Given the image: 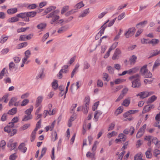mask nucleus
Listing matches in <instances>:
<instances>
[{"label":"nucleus","mask_w":160,"mask_h":160,"mask_svg":"<svg viewBox=\"0 0 160 160\" xmlns=\"http://www.w3.org/2000/svg\"><path fill=\"white\" fill-rule=\"evenodd\" d=\"M131 81L132 86L133 88H138L141 85L140 80V76L138 74L132 75L129 78Z\"/></svg>","instance_id":"obj_1"},{"label":"nucleus","mask_w":160,"mask_h":160,"mask_svg":"<svg viewBox=\"0 0 160 160\" xmlns=\"http://www.w3.org/2000/svg\"><path fill=\"white\" fill-rule=\"evenodd\" d=\"M59 12V10H56L50 12L46 16L47 18H52L50 21V23L51 24H53L54 22L60 18V16L58 15Z\"/></svg>","instance_id":"obj_2"},{"label":"nucleus","mask_w":160,"mask_h":160,"mask_svg":"<svg viewBox=\"0 0 160 160\" xmlns=\"http://www.w3.org/2000/svg\"><path fill=\"white\" fill-rule=\"evenodd\" d=\"M147 65L142 67L140 70L142 75L146 78H150L152 77V73L147 69Z\"/></svg>","instance_id":"obj_3"},{"label":"nucleus","mask_w":160,"mask_h":160,"mask_svg":"<svg viewBox=\"0 0 160 160\" xmlns=\"http://www.w3.org/2000/svg\"><path fill=\"white\" fill-rule=\"evenodd\" d=\"M147 127L146 124H144L138 130L136 137L137 138H139L141 137L144 134Z\"/></svg>","instance_id":"obj_4"},{"label":"nucleus","mask_w":160,"mask_h":160,"mask_svg":"<svg viewBox=\"0 0 160 160\" xmlns=\"http://www.w3.org/2000/svg\"><path fill=\"white\" fill-rule=\"evenodd\" d=\"M135 31V28L132 27L129 28L128 31L125 33V35L127 38L132 36Z\"/></svg>","instance_id":"obj_5"},{"label":"nucleus","mask_w":160,"mask_h":160,"mask_svg":"<svg viewBox=\"0 0 160 160\" xmlns=\"http://www.w3.org/2000/svg\"><path fill=\"white\" fill-rule=\"evenodd\" d=\"M121 53V51L118 48L116 49L114 52L112 57V59L113 60L118 59L120 57V55Z\"/></svg>","instance_id":"obj_6"},{"label":"nucleus","mask_w":160,"mask_h":160,"mask_svg":"<svg viewBox=\"0 0 160 160\" xmlns=\"http://www.w3.org/2000/svg\"><path fill=\"white\" fill-rule=\"evenodd\" d=\"M152 94L151 92L145 91L141 92L137 95V96H140V98L143 99L148 97L150 95Z\"/></svg>","instance_id":"obj_7"},{"label":"nucleus","mask_w":160,"mask_h":160,"mask_svg":"<svg viewBox=\"0 0 160 160\" xmlns=\"http://www.w3.org/2000/svg\"><path fill=\"white\" fill-rule=\"evenodd\" d=\"M160 113L157 114L155 117V119L157 121L155 123L154 126L156 127H158L160 128Z\"/></svg>","instance_id":"obj_8"},{"label":"nucleus","mask_w":160,"mask_h":160,"mask_svg":"<svg viewBox=\"0 0 160 160\" xmlns=\"http://www.w3.org/2000/svg\"><path fill=\"white\" fill-rule=\"evenodd\" d=\"M56 8V7L54 6H50L47 8L45 9L44 11V12L45 14H47L48 13L50 12H51L52 11L55 10V9Z\"/></svg>","instance_id":"obj_9"},{"label":"nucleus","mask_w":160,"mask_h":160,"mask_svg":"<svg viewBox=\"0 0 160 160\" xmlns=\"http://www.w3.org/2000/svg\"><path fill=\"white\" fill-rule=\"evenodd\" d=\"M138 111V110H130L126 112L124 114L123 116L125 118L129 116L131 114H134Z\"/></svg>","instance_id":"obj_10"},{"label":"nucleus","mask_w":160,"mask_h":160,"mask_svg":"<svg viewBox=\"0 0 160 160\" xmlns=\"http://www.w3.org/2000/svg\"><path fill=\"white\" fill-rule=\"evenodd\" d=\"M12 139L10 140L8 144V147L11 148V150L14 149L15 148L17 144L16 142L12 143Z\"/></svg>","instance_id":"obj_11"},{"label":"nucleus","mask_w":160,"mask_h":160,"mask_svg":"<svg viewBox=\"0 0 160 160\" xmlns=\"http://www.w3.org/2000/svg\"><path fill=\"white\" fill-rule=\"evenodd\" d=\"M42 99L43 97L41 96H39L37 98L35 105L36 108L38 107L40 105Z\"/></svg>","instance_id":"obj_12"},{"label":"nucleus","mask_w":160,"mask_h":160,"mask_svg":"<svg viewBox=\"0 0 160 160\" xmlns=\"http://www.w3.org/2000/svg\"><path fill=\"white\" fill-rule=\"evenodd\" d=\"M139 69L137 67H135L131 68L128 71V74L129 75H132L137 72L138 71Z\"/></svg>","instance_id":"obj_13"},{"label":"nucleus","mask_w":160,"mask_h":160,"mask_svg":"<svg viewBox=\"0 0 160 160\" xmlns=\"http://www.w3.org/2000/svg\"><path fill=\"white\" fill-rule=\"evenodd\" d=\"M18 149L21 151L25 153L27 150V148L25 146V144L24 143H22L20 144L18 147Z\"/></svg>","instance_id":"obj_14"},{"label":"nucleus","mask_w":160,"mask_h":160,"mask_svg":"<svg viewBox=\"0 0 160 160\" xmlns=\"http://www.w3.org/2000/svg\"><path fill=\"white\" fill-rule=\"evenodd\" d=\"M102 113V112L100 111H97L95 112L93 119L96 122H97L98 120L99 116Z\"/></svg>","instance_id":"obj_15"},{"label":"nucleus","mask_w":160,"mask_h":160,"mask_svg":"<svg viewBox=\"0 0 160 160\" xmlns=\"http://www.w3.org/2000/svg\"><path fill=\"white\" fill-rule=\"evenodd\" d=\"M154 108V106L153 105H146L143 109V112H149L152 108Z\"/></svg>","instance_id":"obj_16"},{"label":"nucleus","mask_w":160,"mask_h":160,"mask_svg":"<svg viewBox=\"0 0 160 160\" xmlns=\"http://www.w3.org/2000/svg\"><path fill=\"white\" fill-rule=\"evenodd\" d=\"M44 69L43 68H42L39 73V74L36 76V78L38 79L39 78L42 79L44 77Z\"/></svg>","instance_id":"obj_17"},{"label":"nucleus","mask_w":160,"mask_h":160,"mask_svg":"<svg viewBox=\"0 0 160 160\" xmlns=\"http://www.w3.org/2000/svg\"><path fill=\"white\" fill-rule=\"evenodd\" d=\"M8 38V37L5 36V35H2L0 39V43L3 44L5 43Z\"/></svg>","instance_id":"obj_18"},{"label":"nucleus","mask_w":160,"mask_h":160,"mask_svg":"<svg viewBox=\"0 0 160 160\" xmlns=\"http://www.w3.org/2000/svg\"><path fill=\"white\" fill-rule=\"evenodd\" d=\"M18 11V9L16 8H10L8 9L7 13L9 14H12L17 12Z\"/></svg>","instance_id":"obj_19"},{"label":"nucleus","mask_w":160,"mask_h":160,"mask_svg":"<svg viewBox=\"0 0 160 160\" xmlns=\"http://www.w3.org/2000/svg\"><path fill=\"white\" fill-rule=\"evenodd\" d=\"M47 26V24L45 23H41L37 26V28L38 29L40 30L41 31H42L43 29H44Z\"/></svg>","instance_id":"obj_20"},{"label":"nucleus","mask_w":160,"mask_h":160,"mask_svg":"<svg viewBox=\"0 0 160 160\" xmlns=\"http://www.w3.org/2000/svg\"><path fill=\"white\" fill-rule=\"evenodd\" d=\"M160 53V50H158L156 49L152 51L151 54V56L149 57V58L156 56Z\"/></svg>","instance_id":"obj_21"},{"label":"nucleus","mask_w":160,"mask_h":160,"mask_svg":"<svg viewBox=\"0 0 160 160\" xmlns=\"http://www.w3.org/2000/svg\"><path fill=\"white\" fill-rule=\"evenodd\" d=\"M89 13V8L81 12L79 17H84L88 15Z\"/></svg>","instance_id":"obj_22"},{"label":"nucleus","mask_w":160,"mask_h":160,"mask_svg":"<svg viewBox=\"0 0 160 160\" xmlns=\"http://www.w3.org/2000/svg\"><path fill=\"white\" fill-rule=\"evenodd\" d=\"M107 27V26H105L104 25H102L101 27V28H102V29L97 35L96 37L98 36H101L104 33V30L105 28H106Z\"/></svg>","instance_id":"obj_23"},{"label":"nucleus","mask_w":160,"mask_h":160,"mask_svg":"<svg viewBox=\"0 0 160 160\" xmlns=\"http://www.w3.org/2000/svg\"><path fill=\"white\" fill-rule=\"evenodd\" d=\"M151 148H149L148 150L146 151L145 152V155L146 157L148 158H151L152 157V154L151 153Z\"/></svg>","instance_id":"obj_24"},{"label":"nucleus","mask_w":160,"mask_h":160,"mask_svg":"<svg viewBox=\"0 0 160 160\" xmlns=\"http://www.w3.org/2000/svg\"><path fill=\"white\" fill-rule=\"evenodd\" d=\"M33 106L31 105L30 106V108L26 110L24 112L25 114L28 115H32L31 114V112L33 111Z\"/></svg>","instance_id":"obj_25"},{"label":"nucleus","mask_w":160,"mask_h":160,"mask_svg":"<svg viewBox=\"0 0 160 160\" xmlns=\"http://www.w3.org/2000/svg\"><path fill=\"white\" fill-rule=\"evenodd\" d=\"M27 17L33 18L36 14L37 12L35 11L29 12H26Z\"/></svg>","instance_id":"obj_26"},{"label":"nucleus","mask_w":160,"mask_h":160,"mask_svg":"<svg viewBox=\"0 0 160 160\" xmlns=\"http://www.w3.org/2000/svg\"><path fill=\"white\" fill-rule=\"evenodd\" d=\"M137 57L134 55L132 56L129 60V61L131 64H134L135 63L136 59Z\"/></svg>","instance_id":"obj_27"},{"label":"nucleus","mask_w":160,"mask_h":160,"mask_svg":"<svg viewBox=\"0 0 160 160\" xmlns=\"http://www.w3.org/2000/svg\"><path fill=\"white\" fill-rule=\"evenodd\" d=\"M32 118V115H26L24 116L22 119L23 121L26 122L27 121L30 120Z\"/></svg>","instance_id":"obj_28"},{"label":"nucleus","mask_w":160,"mask_h":160,"mask_svg":"<svg viewBox=\"0 0 160 160\" xmlns=\"http://www.w3.org/2000/svg\"><path fill=\"white\" fill-rule=\"evenodd\" d=\"M18 100V98L17 97H14L12 98L10 100L9 102V105L10 106H12L14 103Z\"/></svg>","instance_id":"obj_29"},{"label":"nucleus","mask_w":160,"mask_h":160,"mask_svg":"<svg viewBox=\"0 0 160 160\" xmlns=\"http://www.w3.org/2000/svg\"><path fill=\"white\" fill-rule=\"evenodd\" d=\"M123 111V107L122 106H120L116 110L115 112V114L116 115H118V114L122 113V112Z\"/></svg>","instance_id":"obj_30"},{"label":"nucleus","mask_w":160,"mask_h":160,"mask_svg":"<svg viewBox=\"0 0 160 160\" xmlns=\"http://www.w3.org/2000/svg\"><path fill=\"white\" fill-rule=\"evenodd\" d=\"M17 108H14L9 110L8 112V114L11 115H14L17 112Z\"/></svg>","instance_id":"obj_31"},{"label":"nucleus","mask_w":160,"mask_h":160,"mask_svg":"<svg viewBox=\"0 0 160 160\" xmlns=\"http://www.w3.org/2000/svg\"><path fill=\"white\" fill-rule=\"evenodd\" d=\"M16 16L10 18L8 19V21L10 22H14L18 21L19 20V19Z\"/></svg>","instance_id":"obj_32"},{"label":"nucleus","mask_w":160,"mask_h":160,"mask_svg":"<svg viewBox=\"0 0 160 160\" xmlns=\"http://www.w3.org/2000/svg\"><path fill=\"white\" fill-rule=\"evenodd\" d=\"M84 6V4L83 3L82 1H81L79 2L75 6V8L77 9H80L81 8L83 7Z\"/></svg>","instance_id":"obj_33"},{"label":"nucleus","mask_w":160,"mask_h":160,"mask_svg":"<svg viewBox=\"0 0 160 160\" xmlns=\"http://www.w3.org/2000/svg\"><path fill=\"white\" fill-rule=\"evenodd\" d=\"M17 17L18 18H20L22 19H24L27 17L26 12L21 13L17 14Z\"/></svg>","instance_id":"obj_34"},{"label":"nucleus","mask_w":160,"mask_h":160,"mask_svg":"<svg viewBox=\"0 0 160 160\" xmlns=\"http://www.w3.org/2000/svg\"><path fill=\"white\" fill-rule=\"evenodd\" d=\"M52 86L54 90H56L58 88V82L57 80H54V81L52 82Z\"/></svg>","instance_id":"obj_35"},{"label":"nucleus","mask_w":160,"mask_h":160,"mask_svg":"<svg viewBox=\"0 0 160 160\" xmlns=\"http://www.w3.org/2000/svg\"><path fill=\"white\" fill-rule=\"evenodd\" d=\"M7 72V70L5 68H3L0 72V80L2 79L6 72Z\"/></svg>","instance_id":"obj_36"},{"label":"nucleus","mask_w":160,"mask_h":160,"mask_svg":"<svg viewBox=\"0 0 160 160\" xmlns=\"http://www.w3.org/2000/svg\"><path fill=\"white\" fill-rule=\"evenodd\" d=\"M118 138L121 140L122 139L123 142H124L126 140L127 137L123 133H121L118 135Z\"/></svg>","instance_id":"obj_37"},{"label":"nucleus","mask_w":160,"mask_h":160,"mask_svg":"<svg viewBox=\"0 0 160 160\" xmlns=\"http://www.w3.org/2000/svg\"><path fill=\"white\" fill-rule=\"evenodd\" d=\"M156 99L157 97L155 95H153L148 98L147 101V103H152L156 100Z\"/></svg>","instance_id":"obj_38"},{"label":"nucleus","mask_w":160,"mask_h":160,"mask_svg":"<svg viewBox=\"0 0 160 160\" xmlns=\"http://www.w3.org/2000/svg\"><path fill=\"white\" fill-rule=\"evenodd\" d=\"M4 82L7 84V83H11V80L10 78L8 76H5L3 79Z\"/></svg>","instance_id":"obj_39"},{"label":"nucleus","mask_w":160,"mask_h":160,"mask_svg":"<svg viewBox=\"0 0 160 160\" xmlns=\"http://www.w3.org/2000/svg\"><path fill=\"white\" fill-rule=\"evenodd\" d=\"M130 100L129 99H126L123 101L122 105L126 107H127L130 104Z\"/></svg>","instance_id":"obj_40"},{"label":"nucleus","mask_w":160,"mask_h":160,"mask_svg":"<svg viewBox=\"0 0 160 160\" xmlns=\"http://www.w3.org/2000/svg\"><path fill=\"white\" fill-rule=\"evenodd\" d=\"M125 79H117L115 80L114 83L116 84H119L125 81Z\"/></svg>","instance_id":"obj_41"},{"label":"nucleus","mask_w":160,"mask_h":160,"mask_svg":"<svg viewBox=\"0 0 160 160\" xmlns=\"http://www.w3.org/2000/svg\"><path fill=\"white\" fill-rule=\"evenodd\" d=\"M37 5L35 4H29L27 7V8L29 10L33 9L36 8L37 7Z\"/></svg>","instance_id":"obj_42"},{"label":"nucleus","mask_w":160,"mask_h":160,"mask_svg":"<svg viewBox=\"0 0 160 160\" xmlns=\"http://www.w3.org/2000/svg\"><path fill=\"white\" fill-rule=\"evenodd\" d=\"M76 12V9H72L67 12L65 14V15L66 16H68L73 13H74Z\"/></svg>","instance_id":"obj_43"},{"label":"nucleus","mask_w":160,"mask_h":160,"mask_svg":"<svg viewBox=\"0 0 160 160\" xmlns=\"http://www.w3.org/2000/svg\"><path fill=\"white\" fill-rule=\"evenodd\" d=\"M12 129V128H10L9 127V126L7 125L4 128V130L5 132L10 133V132H11Z\"/></svg>","instance_id":"obj_44"},{"label":"nucleus","mask_w":160,"mask_h":160,"mask_svg":"<svg viewBox=\"0 0 160 160\" xmlns=\"http://www.w3.org/2000/svg\"><path fill=\"white\" fill-rule=\"evenodd\" d=\"M142 155L141 153H139L136 155L134 158V160H140L142 158Z\"/></svg>","instance_id":"obj_45"},{"label":"nucleus","mask_w":160,"mask_h":160,"mask_svg":"<svg viewBox=\"0 0 160 160\" xmlns=\"http://www.w3.org/2000/svg\"><path fill=\"white\" fill-rule=\"evenodd\" d=\"M82 108L83 113L85 114H87L88 112V107L87 105H84L82 106Z\"/></svg>","instance_id":"obj_46"},{"label":"nucleus","mask_w":160,"mask_h":160,"mask_svg":"<svg viewBox=\"0 0 160 160\" xmlns=\"http://www.w3.org/2000/svg\"><path fill=\"white\" fill-rule=\"evenodd\" d=\"M118 44V42H116L114 43L109 48V51H111L112 50L114 49L117 46Z\"/></svg>","instance_id":"obj_47"},{"label":"nucleus","mask_w":160,"mask_h":160,"mask_svg":"<svg viewBox=\"0 0 160 160\" xmlns=\"http://www.w3.org/2000/svg\"><path fill=\"white\" fill-rule=\"evenodd\" d=\"M75 85L77 87L76 89L77 90L80 87V86L79 85V82L78 81L77 82H76L75 85L74 83H73L71 85V89L72 91H73V87Z\"/></svg>","instance_id":"obj_48"},{"label":"nucleus","mask_w":160,"mask_h":160,"mask_svg":"<svg viewBox=\"0 0 160 160\" xmlns=\"http://www.w3.org/2000/svg\"><path fill=\"white\" fill-rule=\"evenodd\" d=\"M29 100L28 99H25L22 101L21 105L22 106H25L29 103Z\"/></svg>","instance_id":"obj_49"},{"label":"nucleus","mask_w":160,"mask_h":160,"mask_svg":"<svg viewBox=\"0 0 160 160\" xmlns=\"http://www.w3.org/2000/svg\"><path fill=\"white\" fill-rule=\"evenodd\" d=\"M125 151H123L119 155L117 158V160H121L125 154Z\"/></svg>","instance_id":"obj_50"},{"label":"nucleus","mask_w":160,"mask_h":160,"mask_svg":"<svg viewBox=\"0 0 160 160\" xmlns=\"http://www.w3.org/2000/svg\"><path fill=\"white\" fill-rule=\"evenodd\" d=\"M69 7L68 6H66L63 7L61 10V13L63 14L65 12L68 11L69 9Z\"/></svg>","instance_id":"obj_51"},{"label":"nucleus","mask_w":160,"mask_h":160,"mask_svg":"<svg viewBox=\"0 0 160 160\" xmlns=\"http://www.w3.org/2000/svg\"><path fill=\"white\" fill-rule=\"evenodd\" d=\"M68 66L67 65H64L62 66V69L61 70H62L63 73H66L68 72L67 68H68Z\"/></svg>","instance_id":"obj_52"},{"label":"nucleus","mask_w":160,"mask_h":160,"mask_svg":"<svg viewBox=\"0 0 160 160\" xmlns=\"http://www.w3.org/2000/svg\"><path fill=\"white\" fill-rule=\"evenodd\" d=\"M89 67V64L87 61H85L83 64V69H88Z\"/></svg>","instance_id":"obj_53"},{"label":"nucleus","mask_w":160,"mask_h":160,"mask_svg":"<svg viewBox=\"0 0 160 160\" xmlns=\"http://www.w3.org/2000/svg\"><path fill=\"white\" fill-rule=\"evenodd\" d=\"M159 42V40L158 39H152L149 42V43H152L153 45H155L158 43Z\"/></svg>","instance_id":"obj_54"},{"label":"nucleus","mask_w":160,"mask_h":160,"mask_svg":"<svg viewBox=\"0 0 160 160\" xmlns=\"http://www.w3.org/2000/svg\"><path fill=\"white\" fill-rule=\"evenodd\" d=\"M36 133L35 132H32L31 134V138L30 140L31 142H33L34 141L35 136H36Z\"/></svg>","instance_id":"obj_55"},{"label":"nucleus","mask_w":160,"mask_h":160,"mask_svg":"<svg viewBox=\"0 0 160 160\" xmlns=\"http://www.w3.org/2000/svg\"><path fill=\"white\" fill-rule=\"evenodd\" d=\"M49 36V34L48 32H47L44 34L42 38V41L43 42H45Z\"/></svg>","instance_id":"obj_56"},{"label":"nucleus","mask_w":160,"mask_h":160,"mask_svg":"<svg viewBox=\"0 0 160 160\" xmlns=\"http://www.w3.org/2000/svg\"><path fill=\"white\" fill-rule=\"evenodd\" d=\"M28 45L27 42H24L19 44L18 45V48H21L26 46Z\"/></svg>","instance_id":"obj_57"},{"label":"nucleus","mask_w":160,"mask_h":160,"mask_svg":"<svg viewBox=\"0 0 160 160\" xmlns=\"http://www.w3.org/2000/svg\"><path fill=\"white\" fill-rule=\"evenodd\" d=\"M7 114L6 113H4L2 116L1 120L2 122H4L7 120Z\"/></svg>","instance_id":"obj_58"},{"label":"nucleus","mask_w":160,"mask_h":160,"mask_svg":"<svg viewBox=\"0 0 160 160\" xmlns=\"http://www.w3.org/2000/svg\"><path fill=\"white\" fill-rule=\"evenodd\" d=\"M30 126V124L29 123H27L25 124L24 125H23L22 127H21V129L23 130H24L27 129L28 128H29Z\"/></svg>","instance_id":"obj_59"},{"label":"nucleus","mask_w":160,"mask_h":160,"mask_svg":"<svg viewBox=\"0 0 160 160\" xmlns=\"http://www.w3.org/2000/svg\"><path fill=\"white\" fill-rule=\"evenodd\" d=\"M66 30V29L64 27H62L61 28H59L58 31V32L59 33H61L62 32L65 31Z\"/></svg>","instance_id":"obj_60"},{"label":"nucleus","mask_w":160,"mask_h":160,"mask_svg":"<svg viewBox=\"0 0 160 160\" xmlns=\"http://www.w3.org/2000/svg\"><path fill=\"white\" fill-rule=\"evenodd\" d=\"M15 68V64L12 62H11L9 64V68L10 70H12Z\"/></svg>","instance_id":"obj_61"},{"label":"nucleus","mask_w":160,"mask_h":160,"mask_svg":"<svg viewBox=\"0 0 160 160\" xmlns=\"http://www.w3.org/2000/svg\"><path fill=\"white\" fill-rule=\"evenodd\" d=\"M115 126V123L112 122L109 125L108 128V131H110L113 129Z\"/></svg>","instance_id":"obj_62"},{"label":"nucleus","mask_w":160,"mask_h":160,"mask_svg":"<svg viewBox=\"0 0 160 160\" xmlns=\"http://www.w3.org/2000/svg\"><path fill=\"white\" fill-rule=\"evenodd\" d=\"M24 54L25 57L29 58L31 54V52L29 50H28L25 52Z\"/></svg>","instance_id":"obj_63"},{"label":"nucleus","mask_w":160,"mask_h":160,"mask_svg":"<svg viewBox=\"0 0 160 160\" xmlns=\"http://www.w3.org/2000/svg\"><path fill=\"white\" fill-rule=\"evenodd\" d=\"M17 156L15 155V153H14L11 155L9 157V159L10 160H15Z\"/></svg>","instance_id":"obj_64"}]
</instances>
